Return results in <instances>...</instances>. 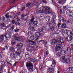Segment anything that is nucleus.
Returning <instances> with one entry per match:
<instances>
[{
  "label": "nucleus",
  "instance_id": "f257e3e1",
  "mask_svg": "<svg viewBox=\"0 0 73 73\" xmlns=\"http://www.w3.org/2000/svg\"><path fill=\"white\" fill-rule=\"evenodd\" d=\"M43 12H44L46 14H50L53 15V12L52 10H50V9L48 7H43V9H40L38 11H36L37 13H42Z\"/></svg>",
  "mask_w": 73,
  "mask_h": 73
},
{
  "label": "nucleus",
  "instance_id": "f03ea898",
  "mask_svg": "<svg viewBox=\"0 0 73 73\" xmlns=\"http://www.w3.org/2000/svg\"><path fill=\"white\" fill-rule=\"evenodd\" d=\"M65 32L66 34H67L68 36H69V37H66V40H67L68 41H70L73 39V37L72 36H73V33L68 30H66Z\"/></svg>",
  "mask_w": 73,
  "mask_h": 73
},
{
  "label": "nucleus",
  "instance_id": "7ed1b4c3",
  "mask_svg": "<svg viewBox=\"0 0 73 73\" xmlns=\"http://www.w3.org/2000/svg\"><path fill=\"white\" fill-rule=\"evenodd\" d=\"M58 42L60 43V44H62V43H64V40L63 39H61L60 38H58V39L56 40L54 39L52 40V45H54L56 44Z\"/></svg>",
  "mask_w": 73,
  "mask_h": 73
},
{
  "label": "nucleus",
  "instance_id": "20e7f679",
  "mask_svg": "<svg viewBox=\"0 0 73 73\" xmlns=\"http://www.w3.org/2000/svg\"><path fill=\"white\" fill-rule=\"evenodd\" d=\"M26 41L27 43H29L30 45H35V42L29 39H27Z\"/></svg>",
  "mask_w": 73,
  "mask_h": 73
},
{
  "label": "nucleus",
  "instance_id": "39448f33",
  "mask_svg": "<svg viewBox=\"0 0 73 73\" xmlns=\"http://www.w3.org/2000/svg\"><path fill=\"white\" fill-rule=\"evenodd\" d=\"M66 14L69 17H72L73 16V12L69 10H67L66 11Z\"/></svg>",
  "mask_w": 73,
  "mask_h": 73
},
{
  "label": "nucleus",
  "instance_id": "423d86ee",
  "mask_svg": "<svg viewBox=\"0 0 73 73\" xmlns=\"http://www.w3.org/2000/svg\"><path fill=\"white\" fill-rule=\"evenodd\" d=\"M10 56L14 58H16L18 57V55L14 53H12L10 54Z\"/></svg>",
  "mask_w": 73,
  "mask_h": 73
},
{
  "label": "nucleus",
  "instance_id": "0eeeda50",
  "mask_svg": "<svg viewBox=\"0 0 73 73\" xmlns=\"http://www.w3.org/2000/svg\"><path fill=\"white\" fill-rule=\"evenodd\" d=\"M56 48L55 49L56 51H58L61 49V45L60 44H57L56 45Z\"/></svg>",
  "mask_w": 73,
  "mask_h": 73
},
{
  "label": "nucleus",
  "instance_id": "6e6552de",
  "mask_svg": "<svg viewBox=\"0 0 73 73\" xmlns=\"http://www.w3.org/2000/svg\"><path fill=\"white\" fill-rule=\"evenodd\" d=\"M28 48L29 49V51H30V52H31V51L34 50L35 49V47L32 46L28 47Z\"/></svg>",
  "mask_w": 73,
  "mask_h": 73
},
{
  "label": "nucleus",
  "instance_id": "1a4fd4ad",
  "mask_svg": "<svg viewBox=\"0 0 73 73\" xmlns=\"http://www.w3.org/2000/svg\"><path fill=\"white\" fill-rule=\"evenodd\" d=\"M24 46V45L22 43H19L17 45V47L18 49H21Z\"/></svg>",
  "mask_w": 73,
  "mask_h": 73
},
{
  "label": "nucleus",
  "instance_id": "9d476101",
  "mask_svg": "<svg viewBox=\"0 0 73 73\" xmlns=\"http://www.w3.org/2000/svg\"><path fill=\"white\" fill-rule=\"evenodd\" d=\"M60 19L62 21L63 23H69V21L68 20H67L66 21V19L63 17H61Z\"/></svg>",
  "mask_w": 73,
  "mask_h": 73
},
{
  "label": "nucleus",
  "instance_id": "9b49d317",
  "mask_svg": "<svg viewBox=\"0 0 73 73\" xmlns=\"http://www.w3.org/2000/svg\"><path fill=\"white\" fill-rule=\"evenodd\" d=\"M33 66V64L31 62L28 63L27 62L26 64V66L27 67H32Z\"/></svg>",
  "mask_w": 73,
  "mask_h": 73
},
{
  "label": "nucleus",
  "instance_id": "f8f14e48",
  "mask_svg": "<svg viewBox=\"0 0 73 73\" xmlns=\"http://www.w3.org/2000/svg\"><path fill=\"white\" fill-rule=\"evenodd\" d=\"M68 58H67V59L66 60H64V61H63V62L64 63H65V64H67L68 63H69V62H70V60L68 59L69 58V56H68Z\"/></svg>",
  "mask_w": 73,
  "mask_h": 73
},
{
  "label": "nucleus",
  "instance_id": "ddd939ff",
  "mask_svg": "<svg viewBox=\"0 0 73 73\" xmlns=\"http://www.w3.org/2000/svg\"><path fill=\"white\" fill-rule=\"evenodd\" d=\"M35 36L36 37H40L41 35V33L38 32L36 33H35Z\"/></svg>",
  "mask_w": 73,
  "mask_h": 73
},
{
  "label": "nucleus",
  "instance_id": "4468645a",
  "mask_svg": "<svg viewBox=\"0 0 73 73\" xmlns=\"http://www.w3.org/2000/svg\"><path fill=\"white\" fill-rule=\"evenodd\" d=\"M66 0H59L58 3L59 4H63V3H65Z\"/></svg>",
  "mask_w": 73,
  "mask_h": 73
},
{
  "label": "nucleus",
  "instance_id": "2eb2a0df",
  "mask_svg": "<svg viewBox=\"0 0 73 73\" xmlns=\"http://www.w3.org/2000/svg\"><path fill=\"white\" fill-rule=\"evenodd\" d=\"M4 40V35H2L0 37V42H3Z\"/></svg>",
  "mask_w": 73,
  "mask_h": 73
},
{
  "label": "nucleus",
  "instance_id": "dca6fc26",
  "mask_svg": "<svg viewBox=\"0 0 73 73\" xmlns=\"http://www.w3.org/2000/svg\"><path fill=\"white\" fill-rule=\"evenodd\" d=\"M66 24H60V27L62 28H66Z\"/></svg>",
  "mask_w": 73,
  "mask_h": 73
},
{
  "label": "nucleus",
  "instance_id": "f3484780",
  "mask_svg": "<svg viewBox=\"0 0 73 73\" xmlns=\"http://www.w3.org/2000/svg\"><path fill=\"white\" fill-rule=\"evenodd\" d=\"M14 39L17 41H19L20 40V38L19 37H17V36H15L14 37Z\"/></svg>",
  "mask_w": 73,
  "mask_h": 73
},
{
  "label": "nucleus",
  "instance_id": "a211bd4d",
  "mask_svg": "<svg viewBox=\"0 0 73 73\" xmlns=\"http://www.w3.org/2000/svg\"><path fill=\"white\" fill-rule=\"evenodd\" d=\"M60 54H61L62 55V53H64V54H65L66 53V51L62 50L60 51Z\"/></svg>",
  "mask_w": 73,
  "mask_h": 73
},
{
  "label": "nucleus",
  "instance_id": "6ab92c4d",
  "mask_svg": "<svg viewBox=\"0 0 73 73\" xmlns=\"http://www.w3.org/2000/svg\"><path fill=\"white\" fill-rule=\"evenodd\" d=\"M55 28L53 26H51L50 27V31H54L55 29Z\"/></svg>",
  "mask_w": 73,
  "mask_h": 73
},
{
  "label": "nucleus",
  "instance_id": "aec40b11",
  "mask_svg": "<svg viewBox=\"0 0 73 73\" xmlns=\"http://www.w3.org/2000/svg\"><path fill=\"white\" fill-rule=\"evenodd\" d=\"M55 35H58L60 33V31L57 30V31H55L54 33Z\"/></svg>",
  "mask_w": 73,
  "mask_h": 73
},
{
  "label": "nucleus",
  "instance_id": "412c9836",
  "mask_svg": "<svg viewBox=\"0 0 73 73\" xmlns=\"http://www.w3.org/2000/svg\"><path fill=\"white\" fill-rule=\"evenodd\" d=\"M31 38L32 40H34L36 38V37L34 35H32L31 36Z\"/></svg>",
  "mask_w": 73,
  "mask_h": 73
},
{
  "label": "nucleus",
  "instance_id": "4be33fe9",
  "mask_svg": "<svg viewBox=\"0 0 73 73\" xmlns=\"http://www.w3.org/2000/svg\"><path fill=\"white\" fill-rule=\"evenodd\" d=\"M5 37H10V34L9 33H6V34H5L4 35Z\"/></svg>",
  "mask_w": 73,
  "mask_h": 73
},
{
  "label": "nucleus",
  "instance_id": "5701e85b",
  "mask_svg": "<svg viewBox=\"0 0 73 73\" xmlns=\"http://www.w3.org/2000/svg\"><path fill=\"white\" fill-rule=\"evenodd\" d=\"M61 55H62V54H60V52L59 53H57L56 54V57H60V56H61Z\"/></svg>",
  "mask_w": 73,
  "mask_h": 73
},
{
  "label": "nucleus",
  "instance_id": "b1692460",
  "mask_svg": "<svg viewBox=\"0 0 73 73\" xmlns=\"http://www.w3.org/2000/svg\"><path fill=\"white\" fill-rule=\"evenodd\" d=\"M46 19V20H48V21H50V17L49 16H46L45 18Z\"/></svg>",
  "mask_w": 73,
  "mask_h": 73
},
{
  "label": "nucleus",
  "instance_id": "393cba45",
  "mask_svg": "<svg viewBox=\"0 0 73 73\" xmlns=\"http://www.w3.org/2000/svg\"><path fill=\"white\" fill-rule=\"evenodd\" d=\"M5 24L4 23H2L0 24V27L1 28H3L5 26Z\"/></svg>",
  "mask_w": 73,
  "mask_h": 73
},
{
  "label": "nucleus",
  "instance_id": "a878e982",
  "mask_svg": "<svg viewBox=\"0 0 73 73\" xmlns=\"http://www.w3.org/2000/svg\"><path fill=\"white\" fill-rule=\"evenodd\" d=\"M54 63L51 65V66L52 68H54V66H55V65L54 64H56V62H55L54 61Z\"/></svg>",
  "mask_w": 73,
  "mask_h": 73
},
{
  "label": "nucleus",
  "instance_id": "bb28decb",
  "mask_svg": "<svg viewBox=\"0 0 73 73\" xmlns=\"http://www.w3.org/2000/svg\"><path fill=\"white\" fill-rule=\"evenodd\" d=\"M4 62H0V66H2V67H3V66H4Z\"/></svg>",
  "mask_w": 73,
  "mask_h": 73
},
{
  "label": "nucleus",
  "instance_id": "cd10ccee",
  "mask_svg": "<svg viewBox=\"0 0 73 73\" xmlns=\"http://www.w3.org/2000/svg\"><path fill=\"white\" fill-rule=\"evenodd\" d=\"M10 50L11 52H14L15 51V48L13 47H11L10 49Z\"/></svg>",
  "mask_w": 73,
  "mask_h": 73
},
{
  "label": "nucleus",
  "instance_id": "c85d7f7f",
  "mask_svg": "<svg viewBox=\"0 0 73 73\" xmlns=\"http://www.w3.org/2000/svg\"><path fill=\"white\" fill-rule=\"evenodd\" d=\"M31 3H27L26 5V6L27 7H29L30 6V5H31Z\"/></svg>",
  "mask_w": 73,
  "mask_h": 73
},
{
  "label": "nucleus",
  "instance_id": "c756f323",
  "mask_svg": "<svg viewBox=\"0 0 73 73\" xmlns=\"http://www.w3.org/2000/svg\"><path fill=\"white\" fill-rule=\"evenodd\" d=\"M30 21L31 22H33V21H34V17H31Z\"/></svg>",
  "mask_w": 73,
  "mask_h": 73
},
{
  "label": "nucleus",
  "instance_id": "7c9ffc66",
  "mask_svg": "<svg viewBox=\"0 0 73 73\" xmlns=\"http://www.w3.org/2000/svg\"><path fill=\"white\" fill-rule=\"evenodd\" d=\"M3 60V58H2V56H1V52H0V60L2 61Z\"/></svg>",
  "mask_w": 73,
  "mask_h": 73
},
{
  "label": "nucleus",
  "instance_id": "2f4dec72",
  "mask_svg": "<svg viewBox=\"0 0 73 73\" xmlns=\"http://www.w3.org/2000/svg\"><path fill=\"white\" fill-rule=\"evenodd\" d=\"M11 23H12L13 25L14 24H15V23H16V21L14 20H13L11 21Z\"/></svg>",
  "mask_w": 73,
  "mask_h": 73
},
{
  "label": "nucleus",
  "instance_id": "473e14b6",
  "mask_svg": "<svg viewBox=\"0 0 73 73\" xmlns=\"http://www.w3.org/2000/svg\"><path fill=\"white\" fill-rule=\"evenodd\" d=\"M70 48L69 47H68L67 49V51L68 52H69L70 53Z\"/></svg>",
  "mask_w": 73,
  "mask_h": 73
},
{
  "label": "nucleus",
  "instance_id": "72a5a7b5",
  "mask_svg": "<svg viewBox=\"0 0 73 73\" xmlns=\"http://www.w3.org/2000/svg\"><path fill=\"white\" fill-rule=\"evenodd\" d=\"M33 24L34 25H37V22L36 21H34L33 22Z\"/></svg>",
  "mask_w": 73,
  "mask_h": 73
},
{
  "label": "nucleus",
  "instance_id": "f704fd0d",
  "mask_svg": "<svg viewBox=\"0 0 73 73\" xmlns=\"http://www.w3.org/2000/svg\"><path fill=\"white\" fill-rule=\"evenodd\" d=\"M8 59H7V60H6L7 64H9V65H11V63H10V62H8Z\"/></svg>",
  "mask_w": 73,
  "mask_h": 73
},
{
  "label": "nucleus",
  "instance_id": "c9c22d12",
  "mask_svg": "<svg viewBox=\"0 0 73 73\" xmlns=\"http://www.w3.org/2000/svg\"><path fill=\"white\" fill-rule=\"evenodd\" d=\"M16 43V42L15 41V42H11V44L12 45H14V44H15Z\"/></svg>",
  "mask_w": 73,
  "mask_h": 73
},
{
  "label": "nucleus",
  "instance_id": "e433bc0d",
  "mask_svg": "<svg viewBox=\"0 0 73 73\" xmlns=\"http://www.w3.org/2000/svg\"><path fill=\"white\" fill-rule=\"evenodd\" d=\"M15 25H20V23L19 22H16L15 23Z\"/></svg>",
  "mask_w": 73,
  "mask_h": 73
},
{
  "label": "nucleus",
  "instance_id": "4c0bfd02",
  "mask_svg": "<svg viewBox=\"0 0 73 73\" xmlns=\"http://www.w3.org/2000/svg\"><path fill=\"white\" fill-rule=\"evenodd\" d=\"M42 2L44 3H47V2L45 0H43L42 1Z\"/></svg>",
  "mask_w": 73,
  "mask_h": 73
},
{
  "label": "nucleus",
  "instance_id": "58836bf2",
  "mask_svg": "<svg viewBox=\"0 0 73 73\" xmlns=\"http://www.w3.org/2000/svg\"><path fill=\"white\" fill-rule=\"evenodd\" d=\"M28 16H27V15H26L25 16V20H27L28 19Z\"/></svg>",
  "mask_w": 73,
  "mask_h": 73
},
{
  "label": "nucleus",
  "instance_id": "ea45409f",
  "mask_svg": "<svg viewBox=\"0 0 73 73\" xmlns=\"http://www.w3.org/2000/svg\"><path fill=\"white\" fill-rule=\"evenodd\" d=\"M5 16L7 18H9V15H8V14H6Z\"/></svg>",
  "mask_w": 73,
  "mask_h": 73
},
{
  "label": "nucleus",
  "instance_id": "a19ab883",
  "mask_svg": "<svg viewBox=\"0 0 73 73\" xmlns=\"http://www.w3.org/2000/svg\"><path fill=\"white\" fill-rule=\"evenodd\" d=\"M60 14H62V13H63V11H62V10H61V9H60Z\"/></svg>",
  "mask_w": 73,
  "mask_h": 73
},
{
  "label": "nucleus",
  "instance_id": "79ce46f5",
  "mask_svg": "<svg viewBox=\"0 0 73 73\" xmlns=\"http://www.w3.org/2000/svg\"><path fill=\"white\" fill-rule=\"evenodd\" d=\"M61 60H65V58L64 57V56H62L61 58Z\"/></svg>",
  "mask_w": 73,
  "mask_h": 73
},
{
  "label": "nucleus",
  "instance_id": "37998d69",
  "mask_svg": "<svg viewBox=\"0 0 73 73\" xmlns=\"http://www.w3.org/2000/svg\"><path fill=\"white\" fill-rule=\"evenodd\" d=\"M19 31H20V30L19 29L14 31L15 32H19Z\"/></svg>",
  "mask_w": 73,
  "mask_h": 73
},
{
  "label": "nucleus",
  "instance_id": "c03bdc74",
  "mask_svg": "<svg viewBox=\"0 0 73 73\" xmlns=\"http://www.w3.org/2000/svg\"><path fill=\"white\" fill-rule=\"evenodd\" d=\"M3 28H2V29H7V27H5V26H4V27H3Z\"/></svg>",
  "mask_w": 73,
  "mask_h": 73
},
{
  "label": "nucleus",
  "instance_id": "a18cd8bd",
  "mask_svg": "<svg viewBox=\"0 0 73 73\" xmlns=\"http://www.w3.org/2000/svg\"><path fill=\"white\" fill-rule=\"evenodd\" d=\"M54 19H52V20H51V22L52 23H55V21L54 20Z\"/></svg>",
  "mask_w": 73,
  "mask_h": 73
},
{
  "label": "nucleus",
  "instance_id": "49530a36",
  "mask_svg": "<svg viewBox=\"0 0 73 73\" xmlns=\"http://www.w3.org/2000/svg\"><path fill=\"white\" fill-rule=\"evenodd\" d=\"M32 67L30 68H29V69H28L29 70L30 72H32Z\"/></svg>",
  "mask_w": 73,
  "mask_h": 73
},
{
  "label": "nucleus",
  "instance_id": "de8ad7c7",
  "mask_svg": "<svg viewBox=\"0 0 73 73\" xmlns=\"http://www.w3.org/2000/svg\"><path fill=\"white\" fill-rule=\"evenodd\" d=\"M56 18V16L55 15H54L53 16V19H55Z\"/></svg>",
  "mask_w": 73,
  "mask_h": 73
},
{
  "label": "nucleus",
  "instance_id": "09e8293b",
  "mask_svg": "<svg viewBox=\"0 0 73 73\" xmlns=\"http://www.w3.org/2000/svg\"><path fill=\"white\" fill-rule=\"evenodd\" d=\"M29 61L30 62H32V61H33V60L32 58L30 59L29 60Z\"/></svg>",
  "mask_w": 73,
  "mask_h": 73
},
{
  "label": "nucleus",
  "instance_id": "8fccbe9b",
  "mask_svg": "<svg viewBox=\"0 0 73 73\" xmlns=\"http://www.w3.org/2000/svg\"><path fill=\"white\" fill-rule=\"evenodd\" d=\"M42 65H40L39 66V68L41 69H42Z\"/></svg>",
  "mask_w": 73,
  "mask_h": 73
},
{
  "label": "nucleus",
  "instance_id": "3c124183",
  "mask_svg": "<svg viewBox=\"0 0 73 73\" xmlns=\"http://www.w3.org/2000/svg\"><path fill=\"white\" fill-rule=\"evenodd\" d=\"M61 24L60 23H59L58 24V28H60V27H61Z\"/></svg>",
  "mask_w": 73,
  "mask_h": 73
},
{
  "label": "nucleus",
  "instance_id": "603ef678",
  "mask_svg": "<svg viewBox=\"0 0 73 73\" xmlns=\"http://www.w3.org/2000/svg\"><path fill=\"white\" fill-rule=\"evenodd\" d=\"M34 60H33V62H36V61H37V59L36 58L34 59Z\"/></svg>",
  "mask_w": 73,
  "mask_h": 73
},
{
  "label": "nucleus",
  "instance_id": "864d4df0",
  "mask_svg": "<svg viewBox=\"0 0 73 73\" xmlns=\"http://www.w3.org/2000/svg\"><path fill=\"white\" fill-rule=\"evenodd\" d=\"M17 21H20V19L19 18H17Z\"/></svg>",
  "mask_w": 73,
  "mask_h": 73
},
{
  "label": "nucleus",
  "instance_id": "5fc2aeb1",
  "mask_svg": "<svg viewBox=\"0 0 73 73\" xmlns=\"http://www.w3.org/2000/svg\"><path fill=\"white\" fill-rule=\"evenodd\" d=\"M41 41H43V43H44V42H45V41H44V40H40V41H39V42H41Z\"/></svg>",
  "mask_w": 73,
  "mask_h": 73
},
{
  "label": "nucleus",
  "instance_id": "6e6d98bb",
  "mask_svg": "<svg viewBox=\"0 0 73 73\" xmlns=\"http://www.w3.org/2000/svg\"><path fill=\"white\" fill-rule=\"evenodd\" d=\"M25 7H23L22 8V9L21 10L22 11H23L24 9H25Z\"/></svg>",
  "mask_w": 73,
  "mask_h": 73
},
{
  "label": "nucleus",
  "instance_id": "4d7b16f0",
  "mask_svg": "<svg viewBox=\"0 0 73 73\" xmlns=\"http://www.w3.org/2000/svg\"><path fill=\"white\" fill-rule=\"evenodd\" d=\"M10 29L11 31H13V29H14V27H12Z\"/></svg>",
  "mask_w": 73,
  "mask_h": 73
},
{
  "label": "nucleus",
  "instance_id": "13d9d810",
  "mask_svg": "<svg viewBox=\"0 0 73 73\" xmlns=\"http://www.w3.org/2000/svg\"><path fill=\"white\" fill-rule=\"evenodd\" d=\"M32 23H33V22H31V21L29 22V25H31V24H32Z\"/></svg>",
  "mask_w": 73,
  "mask_h": 73
},
{
  "label": "nucleus",
  "instance_id": "bf43d9fd",
  "mask_svg": "<svg viewBox=\"0 0 73 73\" xmlns=\"http://www.w3.org/2000/svg\"><path fill=\"white\" fill-rule=\"evenodd\" d=\"M18 62H15L14 64H13L14 66H16V63H18Z\"/></svg>",
  "mask_w": 73,
  "mask_h": 73
},
{
  "label": "nucleus",
  "instance_id": "052dcab7",
  "mask_svg": "<svg viewBox=\"0 0 73 73\" xmlns=\"http://www.w3.org/2000/svg\"><path fill=\"white\" fill-rule=\"evenodd\" d=\"M46 53L47 55H48L49 54V52L48 51H47L46 52Z\"/></svg>",
  "mask_w": 73,
  "mask_h": 73
},
{
  "label": "nucleus",
  "instance_id": "680f3d73",
  "mask_svg": "<svg viewBox=\"0 0 73 73\" xmlns=\"http://www.w3.org/2000/svg\"><path fill=\"white\" fill-rule=\"evenodd\" d=\"M38 31H39V32H42V29H39Z\"/></svg>",
  "mask_w": 73,
  "mask_h": 73
},
{
  "label": "nucleus",
  "instance_id": "e2e57ef3",
  "mask_svg": "<svg viewBox=\"0 0 73 73\" xmlns=\"http://www.w3.org/2000/svg\"><path fill=\"white\" fill-rule=\"evenodd\" d=\"M22 17H24V14H23L21 15Z\"/></svg>",
  "mask_w": 73,
  "mask_h": 73
},
{
  "label": "nucleus",
  "instance_id": "0e129e2a",
  "mask_svg": "<svg viewBox=\"0 0 73 73\" xmlns=\"http://www.w3.org/2000/svg\"><path fill=\"white\" fill-rule=\"evenodd\" d=\"M32 30H33V31H36V30L35 29V27H33V29Z\"/></svg>",
  "mask_w": 73,
  "mask_h": 73
},
{
  "label": "nucleus",
  "instance_id": "69168bd1",
  "mask_svg": "<svg viewBox=\"0 0 73 73\" xmlns=\"http://www.w3.org/2000/svg\"><path fill=\"white\" fill-rule=\"evenodd\" d=\"M7 40H9V37H6Z\"/></svg>",
  "mask_w": 73,
  "mask_h": 73
},
{
  "label": "nucleus",
  "instance_id": "338daca9",
  "mask_svg": "<svg viewBox=\"0 0 73 73\" xmlns=\"http://www.w3.org/2000/svg\"><path fill=\"white\" fill-rule=\"evenodd\" d=\"M29 28L31 30H32L33 29V27H30Z\"/></svg>",
  "mask_w": 73,
  "mask_h": 73
},
{
  "label": "nucleus",
  "instance_id": "774afa93",
  "mask_svg": "<svg viewBox=\"0 0 73 73\" xmlns=\"http://www.w3.org/2000/svg\"><path fill=\"white\" fill-rule=\"evenodd\" d=\"M3 69H2V68L1 67H0V71H1Z\"/></svg>",
  "mask_w": 73,
  "mask_h": 73
}]
</instances>
